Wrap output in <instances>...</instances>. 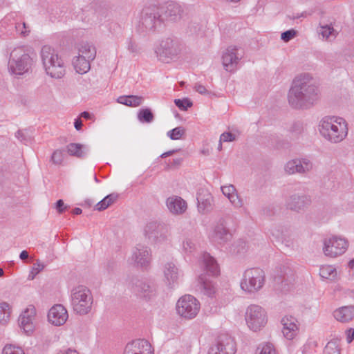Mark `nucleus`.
Returning <instances> with one entry per match:
<instances>
[{
  "instance_id": "44",
  "label": "nucleus",
  "mask_w": 354,
  "mask_h": 354,
  "mask_svg": "<svg viewBox=\"0 0 354 354\" xmlns=\"http://www.w3.org/2000/svg\"><path fill=\"white\" fill-rule=\"evenodd\" d=\"M15 137L24 145H27L31 140V137L25 130H18L15 133Z\"/></svg>"
},
{
  "instance_id": "56",
  "label": "nucleus",
  "mask_w": 354,
  "mask_h": 354,
  "mask_svg": "<svg viewBox=\"0 0 354 354\" xmlns=\"http://www.w3.org/2000/svg\"><path fill=\"white\" fill-rule=\"evenodd\" d=\"M128 50L129 51H131V53L137 52L138 51L137 44L134 41L129 40V44H128Z\"/></svg>"
},
{
  "instance_id": "38",
  "label": "nucleus",
  "mask_w": 354,
  "mask_h": 354,
  "mask_svg": "<svg viewBox=\"0 0 354 354\" xmlns=\"http://www.w3.org/2000/svg\"><path fill=\"white\" fill-rule=\"evenodd\" d=\"M10 317V307L7 302H0V324L8 323Z\"/></svg>"
},
{
  "instance_id": "18",
  "label": "nucleus",
  "mask_w": 354,
  "mask_h": 354,
  "mask_svg": "<svg viewBox=\"0 0 354 354\" xmlns=\"http://www.w3.org/2000/svg\"><path fill=\"white\" fill-rule=\"evenodd\" d=\"M124 354H153L150 343L144 339H138L128 343Z\"/></svg>"
},
{
  "instance_id": "24",
  "label": "nucleus",
  "mask_w": 354,
  "mask_h": 354,
  "mask_svg": "<svg viewBox=\"0 0 354 354\" xmlns=\"http://www.w3.org/2000/svg\"><path fill=\"white\" fill-rule=\"evenodd\" d=\"M36 315V309L34 306L30 305L21 313L19 317V325L26 333L33 330L32 320Z\"/></svg>"
},
{
  "instance_id": "21",
  "label": "nucleus",
  "mask_w": 354,
  "mask_h": 354,
  "mask_svg": "<svg viewBox=\"0 0 354 354\" xmlns=\"http://www.w3.org/2000/svg\"><path fill=\"white\" fill-rule=\"evenodd\" d=\"M231 236L232 235L226 227L225 221L221 218L214 227L211 235L212 241L218 244H223L230 241Z\"/></svg>"
},
{
  "instance_id": "55",
  "label": "nucleus",
  "mask_w": 354,
  "mask_h": 354,
  "mask_svg": "<svg viewBox=\"0 0 354 354\" xmlns=\"http://www.w3.org/2000/svg\"><path fill=\"white\" fill-rule=\"evenodd\" d=\"M346 341L348 344L351 343L354 339V328H350L346 330Z\"/></svg>"
},
{
  "instance_id": "7",
  "label": "nucleus",
  "mask_w": 354,
  "mask_h": 354,
  "mask_svg": "<svg viewBox=\"0 0 354 354\" xmlns=\"http://www.w3.org/2000/svg\"><path fill=\"white\" fill-rule=\"evenodd\" d=\"M71 304L73 310L78 315H87L93 304L91 290L84 286H78L72 290Z\"/></svg>"
},
{
  "instance_id": "9",
  "label": "nucleus",
  "mask_w": 354,
  "mask_h": 354,
  "mask_svg": "<svg viewBox=\"0 0 354 354\" xmlns=\"http://www.w3.org/2000/svg\"><path fill=\"white\" fill-rule=\"evenodd\" d=\"M144 236L151 244L165 243L169 236L168 226L160 221L148 222L144 227Z\"/></svg>"
},
{
  "instance_id": "46",
  "label": "nucleus",
  "mask_w": 354,
  "mask_h": 354,
  "mask_svg": "<svg viewBox=\"0 0 354 354\" xmlns=\"http://www.w3.org/2000/svg\"><path fill=\"white\" fill-rule=\"evenodd\" d=\"M64 150L57 149L53 152L51 156L52 162L55 165L62 163L64 158Z\"/></svg>"
},
{
  "instance_id": "16",
  "label": "nucleus",
  "mask_w": 354,
  "mask_h": 354,
  "mask_svg": "<svg viewBox=\"0 0 354 354\" xmlns=\"http://www.w3.org/2000/svg\"><path fill=\"white\" fill-rule=\"evenodd\" d=\"M236 46H229L223 53L222 63L225 71L232 73L237 69V65L241 59L238 56Z\"/></svg>"
},
{
  "instance_id": "11",
  "label": "nucleus",
  "mask_w": 354,
  "mask_h": 354,
  "mask_svg": "<svg viewBox=\"0 0 354 354\" xmlns=\"http://www.w3.org/2000/svg\"><path fill=\"white\" fill-rule=\"evenodd\" d=\"M180 51L179 41L168 37L161 41L160 47L156 50V53L160 61L167 63L177 57Z\"/></svg>"
},
{
  "instance_id": "49",
  "label": "nucleus",
  "mask_w": 354,
  "mask_h": 354,
  "mask_svg": "<svg viewBox=\"0 0 354 354\" xmlns=\"http://www.w3.org/2000/svg\"><path fill=\"white\" fill-rule=\"evenodd\" d=\"M333 31L334 29L333 27L328 25H326L321 27L319 34L322 35L323 37L328 39L330 35H332Z\"/></svg>"
},
{
  "instance_id": "40",
  "label": "nucleus",
  "mask_w": 354,
  "mask_h": 354,
  "mask_svg": "<svg viewBox=\"0 0 354 354\" xmlns=\"http://www.w3.org/2000/svg\"><path fill=\"white\" fill-rule=\"evenodd\" d=\"M324 354H340L339 342L337 339H332L328 342L324 350Z\"/></svg>"
},
{
  "instance_id": "32",
  "label": "nucleus",
  "mask_w": 354,
  "mask_h": 354,
  "mask_svg": "<svg viewBox=\"0 0 354 354\" xmlns=\"http://www.w3.org/2000/svg\"><path fill=\"white\" fill-rule=\"evenodd\" d=\"M78 51L80 55H84L86 58L91 60H93L96 57L95 47L87 41H82L80 43Z\"/></svg>"
},
{
  "instance_id": "29",
  "label": "nucleus",
  "mask_w": 354,
  "mask_h": 354,
  "mask_svg": "<svg viewBox=\"0 0 354 354\" xmlns=\"http://www.w3.org/2000/svg\"><path fill=\"white\" fill-rule=\"evenodd\" d=\"M333 316L339 322H348L354 318V306L341 307L334 311Z\"/></svg>"
},
{
  "instance_id": "19",
  "label": "nucleus",
  "mask_w": 354,
  "mask_h": 354,
  "mask_svg": "<svg viewBox=\"0 0 354 354\" xmlns=\"http://www.w3.org/2000/svg\"><path fill=\"white\" fill-rule=\"evenodd\" d=\"M159 6V9L162 11V17L165 23L166 21H176L181 17L183 10L181 6L176 2L170 1L165 5Z\"/></svg>"
},
{
  "instance_id": "62",
  "label": "nucleus",
  "mask_w": 354,
  "mask_h": 354,
  "mask_svg": "<svg viewBox=\"0 0 354 354\" xmlns=\"http://www.w3.org/2000/svg\"><path fill=\"white\" fill-rule=\"evenodd\" d=\"M19 258L21 259V260H26L28 258V253L26 250H23L21 252L20 254H19Z\"/></svg>"
},
{
  "instance_id": "57",
  "label": "nucleus",
  "mask_w": 354,
  "mask_h": 354,
  "mask_svg": "<svg viewBox=\"0 0 354 354\" xmlns=\"http://www.w3.org/2000/svg\"><path fill=\"white\" fill-rule=\"evenodd\" d=\"M194 245L191 240H187L183 243V248L185 251L191 252V250Z\"/></svg>"
},
{
  "instance_id": "39",
  "label": "nucleus",
  "mask_w": 354,
  "mask_h": 354,
  "mask_svg": "<svg viewBox=\"0 0 354 354\" xmlns=\"http://www.w3.org/2000/svg\"><path fill=\"white\" fill-rule=\"evenodd\" d=\"M256 354H277V351L272 344L266 342L259 345Z\"/></svg>"
},
{
  "instance_id": "23",
  "label": "nucleus",
  "mask_w": 354,
  "mask_h": 354,
  "mask_svg": "<svg viewBox=\"0 0 354 354\" xmlns=\"http://www.w3.org/2000/svg\"><path fill=\"white\" fill-rule=\"evenodd\" d=\"M132 259L138 266L147 268L151 261L150 249L142 245H138L133 250Z\"/></svg>"
},
{
  "instance_id": "63",
  "label": "nucleus",
  "mask_w": 354,
  "mask_h": 354,
  "mask_svg": "<svg viewBox=\"0 0 354 354\" xmlns=\"http://www.w3.org/2000/svg\"><path fill=\"white\" fill-rule=\"evenodd\" d=\"M80 116L84 118V119L86 120H89L91 118V115L89 112L88 111H83L81 114H80Z\"/></svg>"
},
{
  "instance_id": "59",
  "label": "nucleus",
  "mask_w": 354,
  "mask_h": 354,
  "mask_svg": "<svg viewBox=\"0 0 354 354\" xmlns=\"http://www.w3.org/2000/svg\"><path fill=\"white\" fill-rule=\"evenodd\" d=\"M82 121L80 118L75 120L74 127L77 131H80L82 129Z\"/></svg>"
},
{
  "instance_id": "14",
  "label": "nucleus",
  "mask_w": 354,
  "mask_h": 354,
  "mask_svg": "<svg viewBox=\"0 0 354 354\" xmlns=\"http://www.w3.org/2000/svg\"><path fill=\"white\" fill-rule=\"evenodd\" d=\"M132 290L140 297L149 300L156 295V286L147 279H135L132 281Z\"/></svg>"
},
{
  "instance_id": "15",
  "label": "nucleus",
  "mask_w": 354,
  "mask_h": 354,
  "mask_svg": "<svg viewBox=\"0 0 354 354\" xmlns=\"http://www.w3.org/2000/svg\"><path fill=\"white\" fill-rule=\"evenodd\" d=\"M323 248L325 255L330 257H336L345 252L348 248V242L342 238L334 236L324 241Z\"/></svg>"
},
{
  "instance_id": "27",
  "label": "nucleus",
  "mask_w": 354,
  "mask_h": 354,
  "mask_svg": "<svg viewBox=\"0 0 354 354\" xmlns=\"http://www.w3.org/2000/svg\"><path fill=\"white\" fill-rule=\"evenodd\" d=\"M167 206L169 211L175 214H180L187 209L186 202L179 196L169 197L167 200Z\"/></svg>"
},
{
  "instance_id": "53",
  "label": "nucleus",
  "mask_w": 354,
  "mask_h": 354,
  "mask_svg": "<svg viewBox=\"0 0 354 354\" xmlns=\"http://www.w3.org/2000/svg\"><path fill=\"white\" fill-rule=\"evenodd\" d=\"M303 127L300 122H295L291 128L290 131L292 133H295V134H300L302 132Z\"/></svg>"
},
{
  "instance_id": "37",
  "label": "nucleus",
  "mask_w": 354,
  "mask_h": 354,
  "mask_svg": "<svg viewBox=\"0 0 354 354\" xmlns=\"http://www.w3.org/2000/svg\"><path fill=\"white\" fill-rule=\"evenodd\" d=\"M319 275L322 278L333 280L336 278L337 270L332 266H322L319 269Z\"/></svg>"
},
{
  "instance_id": "13",
  "label": "nucleus",
  "mask_w": 354,
  "mask_h": 354,
  "mask_svg": "<svg viewBox=\"0 0 354 354\" xmlns=\"http://www.w3.org/2000/svg\"><path fill=\"white\" fill-rule=\"evenodd\" d=\"M235 352L234 339L227 334H222L218 337L216 343L209 348L208 354H235Z\"/></svg>"
},
{
  "instance_id": "51",
  "label": "nucleus",
  "mask_w": 354,
  "mask_h": 354,
  "mask_svg": "<svg viewBox=\"0 0 354 354\" xmlns=\"http://www.w3.org/2000/svg\"><path fill=\"white\" fill-rule=\"evenodd\" d=\"M55 207L59 214L64 213L68 207V206L65 205L64 201L62 199L57 201L55 204Z\"/></svg>"
},
{
  "instance_id": "35",
  "label": "nucleus",
  "mask_w": 354,
  "mask_h": 354,
  "mask_svg": "<svg viewBox=\"0 0 354 354\" xmlns=\"http://www.w3.org/2000/svg\"><path fill=\"white\" fill-rule=\"evenodd\" d=\"M84 148V145L79 143H70L66 147L68 153L77 158H84L86 156V152Z\"/></svg>"
},
{
  "instance_id": "60",
  "label": "nucleus",
  "mask_w": 354,
  "mask_h": 354,
  "mask_svg": "<svg viewBox=\"0 0 354 354\" xmlns=\"http://www.w3.org/2000/svg\"><path fill=\"white\" fill-rule=\"evenodd\" d=\"M178 151V149H173V150L168 151L167 152H165V153H162L160 155V157L162 158H166L167 156L173 155L174 153H175Z\"/></svg>"
},
{
  "instance_id": "34",
  "label": "nucleus",
  "mask_w": 354,
  "mask_h": 354,
  "mask_svg": "<svg viewBox=\"0 0 354 354\" xmlns=\"http://www.w3.org/2000/svg\"><path fill=\"white\" fill-rule=\"evenodd\" d=\"M118 197V194L114 193L107 195L102 201H100L96 204V205L95 206V209L98 211H103L106 209L115 201H116Z\"/></svg>"
},
{
  "instance_id": "1",
  "label": "nucleus",
  "mask_w": 354,
  "mask_h": 354,
  "mask_svg": "<svg viewBox=\"0 0 354 354\" xmlns=\"http://www.w3.org/2000/svg\"><path fill=\"white\" fill-rule=\"evenodd\" d=\"M318 97L319 89L309 74L295 77L288 95L290 105L296 109L310 108Z\"/></svg>"
},
{
  "instance_id": "47",
  "label": "nucleus",
  "mask_w": 354,
  "mask_h": 354,
  "mask_svg": "<svg viewBox=\"0 0 354 354\" xmlns=\"http://www.w3.org/2000/svg\"><path fill=\"white\" fill-rule=\"evenodd\" d=\"M297 35V31L294 29L284 31L281 35V39L285 42H288Z\"/></svg>"
},
{
  "instance_id": "17",
  "label": "nucleus",
  "mask_w": 354,
  "mask_h": 354,
  "mask_svg": "<svg viewBox=\"0 0 354 354\" xmlns=\"http://www.w3.org/2000/svg\"><path fill=\"white\" fill-rule=\"evenodd\" d=\"M311 203L309 196L304 194L291 195L286 201V205L288 209L299 212L304 211Z\"/></svg>"
},
{
  "instance_id": "8",
  "label": "nucleus",
  "mask_w": 354,
  "mask_h": 354,
  "mask_svg": "<svg viewBox=\"0 0 354 354\" xmlns=\"http://www.w3.org/2000/svg\"><path fill=\"white\" fill-rule=\"evenodd\" d=\"M265 283V272L263 270L255 268L246 270L241 282L243 290L254 293L262 288Z\"/></svg>"
},
{
  "instance_id": "25",
  "label": "nucleus",
  "mask_w": 354,
  "mask_h": 354,
  "mask_svg": "<svg viewBox=\"0 0 354 354\" xmlns=\"http://www.w3.org/2000/svg\"><path fill=\"white\" fill-rule=\"evenodd\" d=\"M198 212L203 214L210 212L213 209V196L207 191L202 190L197 193Z\"/></svg>"
},
{
  "instance_id": "6",
  "label": "nucleus",
  "mask_w": 354,
  "mask_h": 354,
  "mask_svg": "<svg viewBox=\"0 0 354 354\" xmlns=\"http://www.w3.org/2000/svg\"><path fill=\"white\" fill-rule=\"evenodd\" d=\"M202 265L204 272L198 277V283L204 294L212 297L214 294L215 290L212 281L207 278V276L218 275L219 267L214 258L208 253L203 254Z\"/></svg>"
},
{
  "instance_id": "12",
  "label": "nucleus",
  "mask_w": 354,
  "mask_h": 354,
  "mask_svg": "<svg viewBox=\"0 0 354 354\" xmlns=\"http://www.w3.org/2000/svg\"><path fill=\"white\" fill-rule=\"evenodd\" d=\"M245 321L248 327L253 331L259 330L267 323L265 310L259 306H250L245 313Z\"/></svg>"
},
{
  "instance_id": "2",
  "label": "nucleus",
  "mask_w": 354,
  "mask_h": 354,
  "mask_svg": "<svg viewBox=\"0 0 354 354\" xmlns=\"http://www.w3.org/2000/svg\"><path fill=\"white\" fill-rule=\"evenodd\" d=\"M158 5L145 6L141 11L136 30L143 35L158 31L165 25Z\"/></svg>"
},
{
  "instance_id": "4",
  "label": "nucleus",
  "mask_w": 354,
  "mask_h": 354,
  "mask_svg": "<svg viewBox=\"0 0 354 354\" xmlns=\"http://www.w3.org/2000/svg\"><path fill=\"white\" fill-rule=\"evenodd\" d=\"M320 133L332 142L342 141L348 133L346 121L342 118H324L319 124Z\"/></svg>"
},
{
  "instance_id": "43",
  "label": "nucleus",
  "mask_w": 354,
  "mask_h": 354,
  "mask_svg": "<svg viewBox=\"0 0 354 354\" xmlns=\"http://www.w3.org/2000/svg\"><path fill=\"white\" fill-rule=\"evenodd\" d=\"M2 354H25V353L19 346L6 344L3 348Z\"/></svg>"
},
{
  "instance_id": "61",
  "label": "nucleus",
  "mask_w": 354,
  "mask_h": 354,
  "mask_svg": "<svg viewBox=\"0 0 354 354\" xmlns=\"http://www.w3.org/2000/svg\"><path fill=\"white\" fill-rule=\"evenodd\" d=\"M238 245L239 247H241V249H238L237 252L238 253H240V252H243L245 249V246H246L245 242H244L243 241H239L238 242Z\"/></svg>"
},
{
  "instance_id": "64",
  "label": "nucleus",
  "mask_w": 354,
  "mask_h": 354,
  "mask_svg": "<svg viewBox=\"0 0 354 354\" xmlns=\"http://www.w3.org/2000/svg\"><path fill=\"white\" fill-rule=\"evenodd\" d=\"M82 210L80 207H75L72 211V213L75 215H80L82 214Z\"/></svg>"
},
{
  "instance_id": "26",
  "label": "nucleus",
  "mask_w": 354,
  "mask_h": 354,
  "mask_svg": "<svg viewBox=\"0 0 354 354\" xmlns=\"http://www.w3.org/2000/svg\"><path fill=\"white\" fill-rule=\"evenodd\" d=\"M163 273L165 282L169 288H172L178 283V269L174 263H167L164 266Z\"/></svg>"
},
{
  "instance_id": "52",
  "label": "nucleus",
  "mask_w": 354,
  "mask_h": 354,
  "mask_svg": "<svg viewBox=\"0 0 354 354\" xmlns=\"http://www.w3.org/2000/svg\"><path fill=\"white\" fill-rule=\"evenodd\" d=\"M235 135L231 132H224L221 135V142H232L235 140Z\"/></svg>"
},
{
  "instance_id": "42",
  "label": "nucleus",
  "mask_w": 354,
  "mask_h": 354,
  "mask_svg": "<svg viewBox=\"0 0 354 354\" xmlns=\"http://www.w3.org/2000/svg\"><path fill=\"white\" fill-rule=\"evenodd\" d=\"M185 133V130L182 127H176L167 132V136L171 140H178Z\"/></svg>"
},
{
  "instance_id": "50",
  "label": "nucleus",
  "mask_w": 354,
  "mask_h": 354,
  "mask_svg": "<svg viewBox=\"0 0 354 354\" xmlns=\"http://www.w3.org/2000/svg\"><path fill=\"white\" fill-rule=\"evenodd\" d=\"M223 194L227 198L230 197L234 192H236V188L232 185L221 187Z\"/></svg>"
},
{
  "instance_id": "41",
  "label": "nucleus",
  "mask_w": 354,
  "mask_h": 354,
  "mask_svg": "<svg viewBox=\"0 0 354 354\" xmlns=\"http://www.w3.org/2000/svg\"><path fill=\"white\" fill-rule=\"evenodd\" d=\"M175 105L182 111H187L189 108L193 106L192 102L187 97L183 99H175Z\"/></svg>"
},
{
  "instance_id": "33",
  "label": "nucleus",
  "mask_w": 354,
  "mask_h": 354,
  "mask_svg": "<svg viewBox=\"0 0 354 354\" xmlns=\"http://www.w3.org/2000/svg\"><path fill=\"white\" fill-rule=\"evenodd\" d=\"M294 271L288 266L282 265L277 273V278L281 283H291L294 280Z\"/></svg>"
},
{
  "instance_id": "54",
  "label": "nucleus",
  "mask_w": 354,
  "mask_h": 354,
  "mask_svg": "<svg viewBox=\"0 0 354 354\" xmlns=\"http://www.w3.org/2000/svg\"><path fill=\"white\" fill-rule=\"evenodd\" d=\"M44 268V265L39 261L34 263L32 269V273L35 272V274H37Z\"/></svg>"
},
{
  "instance_id": "5",
  "label": "nucleus",
  "mask_w": 354,
  "mask_h": 354,
  "mask_svg": "<svg viewBox=\"0 0 354 354\" xmlns=\"http://www.w3.org/2000/svg\"><path fill=\"white\" fill-rule=\"evenodd\" d=\"M41 58L46 73L53 78H62L65 74V66L61 57L50 46H44L41 50Z\"/></svg>"
},
{
  "instance_id": "30",
  "label": "nucleus",
  "mask_w": 354,
  "mask_h": 354,
  "mask_svg": "<svg viewBox=\"0 0 354 354\" xmlns=\"http://www.w3.org/2000/svg\"><path fill=\"white\" fill-rule=\"evenodd\" d=\"M90 59L86 58L84 55L76 56L73 59V65L77 73L80 74L86 73L91 68Z\"/></svg>"
},
{
  "instance_id": "31",
  "label": "nucleus",
  "mask_w": 354,
  "mask_h": 354,
  "mask_svg": "<svg viewBox=\"0 0 354 354\" xmlns=\"http://www.w3.org/2000/svg\"><path fill=\"white\" fill-rule=\"evenodd\" d=\"M144 101V97L139 95H122L117 98V102L130 107L140 106Z\"/></svg>"
},
{
  "instance_id": "45",
  "label": "nucleus",
  "mask_w": 354,
  "mask_h": 354,
  "mask_svg": "<svg viewBox=\"0 0 354 354\" xmlns=\"http://www.w3.org/2000/svg\"><path fill=\"white\" fill-rule=\"evenodd\" d=\"M16 31L23 37L28 35L30 32L29 27L27 26L25 22L17 23L15 24Z\"/></svg>"
},
{
  "instance_id": "48",
  "label": "nucleus",
  "mask_w": 354,
  "mask_h": 354,
  "mask_svg": "<svg viewBox=\"0 0 354 354\" xmlns=\"http://www.w3.org/2000/svg\"><path fill=\"white\" fill-rule=\"evenodd\" d=\"M228 199L235 207H241L243 206V201L239 198L236 192L229 197Z\"/></svg>"
},
{
  "instance_id": "20",
  "label": "nucleus",
  "mask_w": 354,
  "mask_h": 354,
  "mask_svg": "<svg viewBox=\"0 0 354 354\" xmlns=\"http://www.w3.org/2000/svg\"><path fill=\"white\" fill-rule=\"evenodd\" d=\"M68 317V312L62 304H55L49 310L48 320L54 326H59L65 324Z\"/></svg>"
},
{
  "instance_id": "22",
  "label": "nucleus",
  "mask_w": 354,
  "mask_h": 354,
  "mask_svg": "<svg viewBox=\"0 0 354 354\" xmlns=\"http://www.w3.org/2000/svg\"><path fill=\"white\" fill-rule=\"evenodd\" d=\"M312 167V163L308 160L294 159L286 164L284 169L288 174H304L311 170Z\"/></svg>"
},
{
  "instance_id": "36",
  "label": "nucleus",
  "mask_w": 354,
  "mask_h": 354,
  "mask_svg": "<svg viewBox=\"0 0 354 354\" xmlns=\"http://www.w3.org/2000/svg\"><path fill=\"white\" fill-rule=\"evenodd\" d=\"M137 117L138 120L142 123H151L154 120V115L149 108L140 109Z\"/></svg>"
},
{
  "instance_id": "3",
  "label": "nucleus",
  "mask_w": 354,
  "mask_h": 354,
  "mask_svg": "<svg viewBox=\"0 0 354 354\" xmlns=\"http://www.w3.org/2000/svg\"><path fill=\"white\" fill-rule=\"evenodd\" d=\"M36 55L30 49L22 47L15 48L10 54L8 68L15 75H23L31 69Z\"/></svg>"
},
{
  "instance_id": "28",
  "label": "nucleus",
  "mask_w": 354,
  "mask_h": 354,
  "mask_svg": "<svg viewBox=\"0 0 354 354\" xmlns=\"http://www.w3.org/2000/svg\"><path fill=\"white\" fill-rule=\"evenodd\" d=\"M297 319L292 317H284L281 319V324L283 325V333L284 337L288 339H292L294 337L295 332L298 329L296 324Z\"/></svg>"
},
{
  "instance_id": "58",
  "label": "nucleus",
  "mask_w": 354,
  "mask_h": 354,
  "mask_svg": "<svg viewBox=\"0 0 354 354\" xmlns=\"http://www.w3.org/2000/svg\"><path fill=\"white\" fill-rule=\"evenodd\" d=\"M194 88L197 92H198L201 94H205L207 93L206 88L201 84H196L194 86Z\"/></svg>"
},
{
  "instance_id": "10",
  "label": "nucleus",
  "mask_w": 354,
  "mask_h": 354,
  "mask_svg": "<svg viewBox=\"0 0 354 354\" xmlns=\"http://www.w3.org/2000/svg\"><path fill=\"white\" fill-rule=\"evenodd\" d=\"M200 310L199 301L190 295L181 297L176 304L177 313L187 319L194 318Z\"/></svg>"
}]
</instances>
